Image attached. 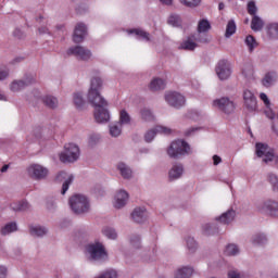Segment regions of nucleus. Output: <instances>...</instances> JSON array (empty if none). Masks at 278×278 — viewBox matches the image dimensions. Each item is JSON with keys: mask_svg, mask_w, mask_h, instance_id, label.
<instances>
[{"mask_svg": "<svg viewBox=\"0 0 278 278\" xmlns=\"http://www.w3.org/2000/svg\"><path fill=\"white\" fill-rule=\"evenodd\" d=\"M128 34H135L136 36H139L140 38H142L143 40H147L149 42V40H151V38L149 37V33L142 30V29H130L128 30Z\"/></svg>", "mask_w": 278, "mask_h": 278, "instance_id": "obj_43", "label": "nucleus"}, {"mask_svg": "<svg viewBox=\"0 0 278 278\" xmlns=\"http://www.w3.org/2000/svg\"><path fill=\"white\" fill-rule=\"evenodd\" d=\"M182 5H186L187 8H197L199 3H201V0H179Z\"/></svg>", "mask_w": 278, "mask_h": 278, "instance_id": "obj_51", "label": "nucleus"}, {"mask_svg": "<svg viewBox=\"0 0 278 278\" xmlns=\"http://www.w3.org/2000/svg\"><path fill=\"white\" fill-rule=\"evenodd\" d=\"M213 108L223 112V114H233L236 112V103L228 97H223L213 101Z\"/></svg>", "mask_w": 278, "mask_h": 278, "instance_id": "obj_7", "label": "nucleus"}, {"mask_svg": "<svg viewBox=\"0 0 278 278\" xmlns=\"http://www.w3.org/2000/svg\"><path fill=\"white\" fill-rule=\"evenodd\" d=\"M164 88H166V80H164L162 78H154L151 80V83L149 85V89L152 92H157L159 90H164Z\"/></svg>", "mask_w": 278, "mask_h": 278, "instance_id": "obj_25", "label": "nucleus"}, {"mask_svg": "<svg viewBox=\"0 0 278 278\" xmlns=\"http://www.w3.org/2000/svg\"><path fill=\"white\" fill-rule=\"evenodd\" d=\"M39 34H51V31H49V28L47 26H41L38 29Z\"/></svg>", "mask_w": 278, "mask_h": 278, "instance_id": "obj_63", "label": "nucleus"}, {"mask_svg": "<svg viewBox=\"0 0 278 278\" xmlns=\"http://www.w3.org/2000/svg\"><path fill=\"white\" fill-rule=\"evenodd\" d=\"M277 81V73L268 72L262 79V84L265 88H270Z\"/></svg>", "mask_w": 278, "mask_h": 278, "instance_id": "obj_27", "label": "nucleus"}, {"mask_svg": "<svg viewBox=\"0 0 278 278\" xmlns=\"http://www.w3.org/2000/svg\"><path fill=\"white\" fill-rule=\"evenodd\" d=\"M42 103L46 105V108H49L50 110H55V108H58L59 105L58 98L53 96H45L42 98Z\"/></svg>", "mask_w": 278, "mask_h": 278, "instance_id": "obj_31", "label": "nucleus"}, {"mask_svg": "<svg viewBox=\"0 0 278 278\" xmlns=\"http://www.w3.org/2000/svg\"><path fill=\"white\" fill-rule=\"evenodd\" d=\"M195 131H199V128H197V127H191V128H189V129H187V130L185 131V136H186L187 138H190V136H193Z\"/></svg>", "mask_w": 278, "mask_h": 278, "instance_id": "obj_57", "label": "nucleus"}, {"mask_svg": "<svg viewBox=\"0 0 278 278\" xmlns=\"http://www.w3.org/2000/svg\"><path fill=\"white\" fill-rule=\"evenodd\" d=\"M238 253H240V249L238 248V245L230 243L226 247V250H225L226 255L233 256V255H238Z\"/></svg>", "mask_w": 278, "mask_h": 278, "instance_id": "obj_45", "label": "nucleus"}, {"mask_svg": "<svg viewBox=\"0 0 278 278\" xmlns=\"http://www.w3.org/2000/svg\"><path fill=\"white\" fill-rule=\"evenodd\" d=\"M79 147L75 143H67L64 147V151L60 154V161L63 164L77 162L79 160Z\"/></svg>", "mask_w": 278, "mask_h": 278, "instance_id": "obj_6", "label": "nucleus"}, {"mask_svg": "<svg viewBox=\"0 0 278 278\" xmlns=\"http://www.w3.org/2000/svg\"><path fill=\"white\" fill-rule=\"evenodd\" d=\"M256 155L257 157H265L263 159V162L265 164H268V162H273V151L269 150L268 144L264 143H256Z\"/></svg>", "mask_w": 278, "mask_h": 278, "instance_id": "obj_16", "label": "nucleus"}, {"mask_svg": "<svg viewBox=\"0 0 278 278\" xmlns=\"http://www.w3.org/2000/svg\"><path fill=\"white\" fill-rule=\"evenodd\" d=\"M167 23L173 27H179L181 25V18L178 15H170Z\"/></svg>", "mask_w": 278, "mask_h": 278, "instance_id": "obj_48", "label": "nucleus"}, {"mask_svg": "<svg viewBox=\"0 0 278 278\" xmlns=\"http://www.w3.org/2000/svg\"><path fill=\"white\" fill-rule=\"evenodd\" d=\"M130 244L134 247V249H140V236L132 235L130 237Z\"/></svg>", "mask_w": 278, "mask_h": 278, "instance_id": "obj_53", "label": "nucleus"}, {"mask_svg": "<svg viewBox=\"0 0 278 278\" xmlns=\"http://www.w3.org/2000/svg\"><path fill=\"white\" fill-rule=\"evenodd\" d=\"M117 170H119V174L122 175L123 179H131V167H129L127 164L119 162L117 164Z\"/></svg>", "mask_w": 278, "mask_h": 278, "instance_id": "obj_26", "label": "nucleus"}, {"mask_svg": "<svg viewBox=\"0 0 278 278\" xmlns=\"http://www.w3.org/2000/svg\"><path fill=\"white\" fill-rule=\"evenodd\" d=\"M265 115L267 118L273 121L271 129H274L275 134H277L278 136V114L277 116H275V113L273 112V110L267 109L265 110Z\"/></svg>", "mask_w": 278, "mask_h": 278, "instance_id": "obj_32", "label": "nucleus"}, {"mask_svg": "<svg viewBox=\"0 0 278 278\" xmlns=\"http://www.w3.org/2000/svg\"><path fill=\"white\" fill-rule=\"evenodd\" d=\"M267 36L274 39L278 38V23H271L267 25Z\"/></svg>", "mask_w": 278, "mask_h": 278, "instance_id": "obj_38", "label": "nucleus"}, {"mask_svg": "<svg viewBox=\"0 0 278 278\" xmlns=\"http://www.w3.org/2000/svg\"><path fill=\"white\" fill-rule=\"evenodd\" d=\"M192 273H194L192 267H182L176 271L175 278H191Z\"/></svg>", "mask_w": 278, "mask_h": 278, "instance_id": "obj_33", "label": "nucleus"}, {"mask_svg": "<svg viewBox=\"0 0 278 278\" xmlns=\"http://www.w3.org/2000/svg\"><path fill=\"white\" fill-rule=\"evenodd\" d=\"M13 36L15 38H23V30L16 28L14 31H13Z\"/></svg>", "mask_w": 278, "mask_h": 278, "instance_id": "obj_61", "label": "nucleus"}, {"mask_svg": "<svg viewBox=\"0 0 278 278\" xmlns=\"http://www.w3.org/2000/svg\"><path fill=\"white\" fill-rule=\"evenodd\" d=\"M141 118L143 121H153V113L149 109H142L141 110Z\"/></svg>", "mask_w": 278, "mask_h": 278, "instance_id": "obj_50", "label": "nucleus"}, {"mask_svg": "<svg viewBox=\"0 0 278 278\" xmlns=\"http://www.w3.org/2000/svg\"><path fill=\"white\" fill-rule=\"evenodd\" d=\"M235 219L236 211H233V208L228 210L227 212L215 218V220H217V223H220L222 225H230V223H233Z\"/></svg>", "mask_w": 278, "mask_h": 278, "instance_id": "obj_19", "label": "nucleus"}, {"mask_svg": "<svg viewBox=\"0 0 278 278\" xmlns=\"http://www.w3.org/2000/svg\"><path fill=\"white\" fill-rule=\"evenodd\" d=\"M86 253L89 262H106L108 260V251L101 242L87 244Z\"/></svg>", "mask_w": 278, "mask_h": 278, "instance_id": "obj_2", "label": "nucleus"}, {"mask_svg": "<svg viewBox=\"0 0 278 278\" xmlns=\"http://www.w3.org/2000/svg\"><path fill=\"white\" fill-rule=\"evenodd\" d=\"M48 231L49 230L45 226H29V233L34 238H42L47 236Z\"/></svg>", "mask_w": 278, "mask_h": 278, "instance_id": "obj_24", "label": "nucleus"}, {"mask_svg": "<svg viewBox=\"0 0 278 278\" xmlns=\"http://www.w3.org/2000/svg\"><path fill=\"white\" fill-rule=\"evenodd\" d=\"M74 105L77 110H81V108L86 105V101H84V96H81V93H74Z\"/></svg>", "mask_w": 278, "mask_h": 278, "instance_id": "obj_42", "label": "nucleus"}, {"mask_svg": "<svg viewBox=\"0 0 278 278\" xmlns=\"http://www.w3.org/2000/svg\"><path fill=\"white\" fill-rule=\"evenodd\" d=\"M236 34V22L233 20H230L226 26V38H231Z\"/></svg>", "mask_w": 278, "mask_h": 278, "instance_id": "obj_44", "label": "nucleus"}, {"mask_svg": "<svg viewBox=\"0 0 278 278\" xmlns=\"http://www.w3.org/2000/svg\"><path fill=\"white\" fill-rule=\"evenodd\" d=\"M170 131H172L170 128H167L164 126H156L154 129H151L148 132H146L144 140L146 142H152L156 134H164L165 136H168Z\"/></svg>", "mask_w": 278, "mask_h": 278, "instance_id": "obj_18", "label": "nucleus"}, {"mask_svg": "<svg viewBox=\"0 0 278 278\" xmlns=\"http://www.w3.org/2000/svg\"><path fill=\"white\" fill-rule=\"evenodd\" d=\"M181 175H184V164H174L168 172L169 181H175L176 179H179Z\"/></svg>", "mask_w": 278, "mask_h": 278, "instance_id": "obj_21", "label": "nucleus"}, {"mask_svg": "<svg viewBox=\"0 0 278 278\" xmlns=\"http://www.w3.org/2000/svg\"><path fill=\"white\" fill-rule=\"evenodd\" d=\"M266 242H268L266 235L256 233L252 237V244H255L257 247H262V244H266Z\"/></svg>", "mask_w": 278, "mask_h": 278, "instance_id": "obj_36", "label": "nucleus"}, {"mask_svg": "<svg viewBox=\"0 0 278 278\" xmlns=\"http://www.w3.org/2000/svg\"><path fill=\"white\" fill-rule=\"evenodd\" d=\"M10 77V70L0 68V81H5Z\"/></svg>", "mask_w": 278, "mask_h": 278, "instance_id": "obj_54", "label": "nucleus"}, {"mask_svg": "<svg viewBox=\"0 0 278 278\" xmlns=\"http://www.w3.org/2000/svg\"><path fill=\"white\" fill-rule=\"evenodd\" d=\"M248 13L251 15V16H257V5H255V2L254 1H251L248 3Z\"/></svg>", "mask_w": 278, "mask_h": 278, "instance_id": "obj_52", "label": "nucleus"}, {"mask_svg": "<svg viewBox=\"0 0 278 278\" xmlns=\"http://www.w3.org/2000/svg\"><path fill=\"white\" fill-rule=\"evenodd\" d=\"M261 212H265L268 216L273 218H278V201L277 200H266L263 205L258 207Z\"/></svg>", "mask_w": 278, "mask_h": 278, "instance_id": "obj_12", "label": "nucleus"}, {"mask_svg": "<svg viewBox=\"0 0 278 278\" xmlns=\"http://www.w3.org/2000/svg\"><path fill=\"white\" fill-rule=\"evenodd\" d=\"M29 207L30 205L27 201L13 202L11 204V210H13V212H27Z\"/></svg>", "mask_w": 278, "mask_h": 278, "instance_id": "obj_28", "label": "nucleus"}, {"mask_svg": "<svg viewBox=\"0 0 278 278\" xmlns=\"http://www.w3.org/2000/svg\"><path fill=\"white\" fill-rule=\"evenodd\" d=\"M220 162H223V159H220V156L218 155H213V164L214 166H218V164H220Z\"/></svg>", "mask_w": 278, "mask_h": 278, "instance_id": "obj_60", "label": "nucleus"}, {"mask_svg": "<svg viewBox=\"0 0 278 278\" xmlns=\"http://www.w3.org/2000/svg\"><path fill=\"white\" fill-rule=\"evenodd\" d=\"M0 278H8V267L0 265Z\"/></svg>", "mask_w": 278, "mask_h": 278, "instance_id": "obj_56", "label": "nucleus"}, {"mask_svg": "<svg viewBox=\"0 0 278 278\" xmlns=\"http://www.w3.org/2000/svg\"><path fill=\"white\" fill-rule=\"evenodd\" d=\"M129 200V193L125 190H119L115 195V207L116 210L123 208L127 205V201Z\"/></svg>", "mask_w": 278, "mask_h": 278, "instance_id": "obj_20", "label": "nucleus"}, {"mask_svg": "<svg viewBox=\"0 0 278 278\" xmlns=\"http://www.w3.org/2000/svg\"><path fill=\"white\" fill-rule=\"evenodd\" d=\"M73 179H75V177L66 172H60L56 175V181L63 184L61 194H66L71 184H73Z\"/></svg>", "mask_w": 278, "mask_h": 278, "instance_id": "obj_14", "label": "nucleus"}, {"mask_svg": "<svg viewBox=\"0 0 278 278\" xmlns=\"http://www.w3.org/2000/svg\"><path fill=\"white\" fill-rule=\"evenodd\" d=\"M244 106L248 112H255L257 110V98L251 90L243 91Z\"/></svg>", "mask_w": 278, "mask_h": 278, "instance_id": "obj_15", "label": "nucleus"}, {"mask_svg": "<svg viewBox=\"0 0 278 278\" xmlns=\"http://www.w3.org/2000/svg\"><path fill=\"white\" fill-rule=\"evenodd\" d=\"M100 138L98 135H91L89 138V144H91V147H93V144H97V142H99Z\"/></svg>", "mask_w": 278, "mask_h": 278, "instance_id": "obj_58", "label": "nucleus"}, {"mask_svg": "<svg viewBox=\"0 0 278 278\" xmlns=\"http://www.w3.org/2000/svg\"><path fill=\"white\" fill-rule=\"evenodd\" d=\"M90 105L94 108L93 116L97 123H109L110 122V111L108 110V100H92L89 101Z\"/></svg>", "mask_w": 278, "mask_h": 278, "instance_id": "obj_3", "label": "nucleus"}, {"mask_svg": "<svg viewBox=\"0 0 278 278\" xmlns=\"http://www.w3.org/2000/svg\"><path fill=\"white\" fill-rule=\"evenodd\" d=\"M197 47H199V43L194 42L192 35H190L180 43L179 49L184 51H194Z\"/></svg>", "mask_w": 278, "mask_h": 278, "instance_id": "obj_23", "label": "nucleus"}, {"mask_svg": "<svg viewBox=\"0 0 278 278\" xmlns=\"http://www.w3.org/2000/svg\"><path fill=\"white\" fill-rule=\"evenodd\" d=\"M202 233L204 236H214L215 233H218V226L216 224H204L202 226Z\"/></svg>", "mask_w": 278, "mask_h": 278, "instance_id": "obj_30", "label": "nucleus"}, {"mask_svg": "<svg viewBox=\"0 0 278 278\" xmlns=\"http://www.w3.org/2000/svg\"><path fill=\"white\" fill-rule=\"evenodd\" d=\"M122 124H113L110 126V135L113 138H118V136L122 134L123 129L121 128Z\"/></svg>", "mask_w": 278, "mask_h": 278, "instance_id": "obj_46", "label": "nucleus"}, {"mask_svg": "<svg viewBox=\"0 0 278 278\" xmlns=\"http://www.w3.org/2000/svg\"><path fill=\"white\" fill-rule=\"evenodd\" d=\"M228 278H242V274L238 269H231L228 271Z\"/></svg>", "mask_w": 278, "mask_h": 278, "instance_id": "obj_55", "label": "nucleus"}, {"mask_svg": "<svg viewBox=\"0 0 278 278\" xmlns=\"http://www.w3.org/2000/svg\"><path fill=\"white\" fill-rule=\"evenodd\" d=\"M191 37H193V40L197 45H207V42H210L207 35L204 33L198 31V33L191 35Z\"/></svg>", "mask_w": 278, "mask_h": 278, "instance_id": "obj_34", "label": "nucleus"}, {"mask_svg": "<svg viewBox=\"0 0 278 278\" xmlns=\"http://www.w3.org/2000/svg\"><path fill=\"white\" fill-rule=\"evenodd\" d=\"M267 180L270 184L274 192H278V176L276 174H268L267 175Z\"/></svg>", "mask_w": 278, "mask_h": 278, "instance_id": "obj_41", "label": "nucleus"}, {"mask_svg": "<svg viewBox=\"0 0 278 278\" xmlns=\"http://www.w3.org/2000/svg\"><path fill=\"white\" fill-rule=\"evenodd\" d=\"M156 257H157V251L154 249L152 251L151 257L148 258V262H155Z\"/></svg>", "mask_w": 278, "mask_h": 278, "instance_id": "obj_62", "label": "nucleus"}, {"mask_svg": "<svg viewBox=\"0 0 278 278\" xmlns=\"http://www.w3.org/2000/svg\"><path fill=\"white\" fill-rule=\"evenodd\" d=\"M260 99L265 103L267 108L270 105V100H268V96H266V93H261Z\"/></svg>", "mask_w": 278, "mask_h": 278, "instance_id": "obj_59", "label": "nucleus"}, {"mask_svg": "<svg viewBox=\"0 0 278 278\" xmlns=\"http://www.w3.org/2000/svg\"><path fill=\"white\" fill-rule=\"evenodd\" d=\"M131 218L135 223H144L147 220V208L136 207L131 213Z\"/></svg>", "mask_w": 278, "mask_h": 278, "instance_id": "obj_22", "label": "nucleus"}, {"mask_svg": "<svg viewBox=\"0 0 278 278\" xmlns=\"http://www.w3.org/2000/svg\"><path fill=\"white\" fill-rule=\"evenodd\" d=\"M245 43L249 47L250 51H253V49L257 47V41H255V37L251 35L245 38Z\"/></svg>", "mask_w": 278, "mask_h": 278, "instance_id": "obj_49", "label": "nucleus"}, {"mask_svg": "<svg viewBox=\"0 0 278 278\" xmlns=\"http://www.w3.org/2000/svg\"><path fill=\"white\" fill-rule=\"evenodd\" d=\"M101 90H103V79L99 76L92 77L90 80V88L87 94V101L90 102L105 99L103 98V96H101Z\"/></svg>", "mask_w": 278, "mask_h": 278, "instance_id": "obj_5", "label": "nucleus"}, {"mask_svg": "<svg viewBox=\"0 0 278 278\" xmlns=\"http://www.w3.org/2000/svg\"><path fill=\"white\" fill-rule=\"evenodd\" d=\"M165 101L168 103V105L176 108L177 110L186 105V98L178 92H167L165 94Z\"/></svg>", "mask_w": 278, "mask_h": 278, "instance_id": "obj_11", "label": "nucleus"}, {"mask_svg": "<svg viewBox=\"0 0 278 278\" xmlns=\"http://www.w3.org/2000/svg\"><path fill=\"white\" fill-rule=\"evenodd\" d=\"M70 207L74 214H86L90 212V201L86 195L76 193L70 198Z\"/></svg>", "mask_w": 278, "mask_h": 278, "instance_id": "obj_4", "label": "nucleus"}, {"mask_svg": "<svg viewBox=\"0 0 278 278\" xmlns=\"http://www.w3.org/2000/svg\"><path fill=\"white\" fill-rule=\"evenodd\" d=\"M102 233L103 236H105V238H109V240H116V238H118V233L116 232V229L112 227L103 228Z\"/></svg>", "mask_w": 278, "mask_h": 278, "instance_id": "obj_37", "label": "nucleus"}, {"mask_svg": "<svg viewBox=\"0 0 278 278\" xmlns=\"http://www.w3.org/2000/svg\"><path fill=\"white\" fill-rule=\"evenodd\" d=\"M16 229H18V227L16 226V223L12 222V223L7 224L1 229V233H2V236H8V233H12V232L16 231Z\"/></svg>", "mask_w": 278, "mask_h": 278, "instance_id": "obj_39", "label": "nucleus"}, {"mask_svg": "<svg viewBox=\"0 0 278 278\" xmlns=\"http://www.w3.org/2000/svg\"><path fill=\"white\" fill-rule=\"evenodd\" d=\"M67 55H74L77 60H81L83 62H88L90 58H92V52L84 48L81 46H75L67 50Z\"/></svg>", "mask_w": 278, "mask_h": 278, "instance_id": "obj_8", "label": "nucleus"}, {"mask_svg": "<svg viewBox=\"0 0 278 278\" xmlns=\"http://www.w3.org/2000/svg\"><path fill=\"white\" fill-rule=\"evenodd\" d=\"M31 84H36V78L31 75L25 76V79L13 80L10 85V90L12 92H21V90H25L27 86H31Z\"/></svg>", "mask_w": 278, "mask_h": 278, "instance_id": "obj_10", "label": "nucleus"}, {"mask_svg": "<svg viewBox=\"0 0 278 278\" xmlns=\"http://www.w3.org/2000/svg\"><path fill=\"white\" fill-rule=\"evenodd\" d=\"M251 29L253 31H262L264 29V20L257 15L252 17Z\"/></svg>", "mask_w": 278, "mask_h": 278, "instance_id": "obj_29", "label": "nucleus"}, {"mask_svg": "<svg viewBox=\"0 0 278 278\" xmlns=\"http://www.w3.org/2000/svg\"><path fill=\"white\" fill-rule=\"evenodd\" d=\"M215 73L220 81H225L231 77V65L227 60H220L215 67Z\"/></svg>", "mask_w": 278, "mask_h": 278, "instance_id": "obj_9", "label": "nucleus"}, {"mask_svg": "<svg viewBox=\"0 0 278 278\" xmlns=\"http://www.w3.org/2000/svg\"><path fill=\"white\" fill-rule=\"evenodd\" d=\"M212 29V25H210V22L207 20H202L198 24V31L205 34V31H210Z\"/></svg>", "mask_w": 278, "mask_h": 278, "instance_id": "obj_47", "label": "nucleus"}, {"mask_svg": "<svg viewBox=\"0 0 278 278\" xmlns=\"http://www.w3.org/2000/svg\"><path fill=\"white\" fill-rule=\"evenodd\" d=\"M28 175L33 179L37 180L47 179V175H49V169L38 164L30 165L28 167Z\"/></svg>", "mask_w": 278, "mask_h": 278, "instance_id": "obj_13", "label": "nucleus"}, {"mask_svg": "<svg viewBox=\"0 0 278 278\" xmlns=\"http://www.w3.org/2000/svg\"><path fill=\"white\" fill-rule=\"evenodd\" d=\"M191 153L192 148H190V143L181 139L173 141L167 148V155L172 160H179V157H186V155H191Z\"/></svg>", "mask_w": 278, "mask_h": 278, "instance_id": "obj_1", "label": "nucleus"}, {"mask_svg": "<svg viewBox=\"0 0 278 278\" xmlns=\"http://www.w3.org/2000/svg\"><path fill=\"white\" fill-rule=\"evenodd\" d=\"M186 244L189 253H197V249H199V243L192 237L186 238Z\"/></svg>", "mask_w": 278, "mask_h": 278, "instance_id": "obj_35", "label": "nucleus"}, {"mask_svg": "<svg viewBox=\"0 0 278 278\" xmlns=\"http://www.w3.org/2000/svg\"><path fill=\"white\" fill-rule=\"evenodd\" d=\"M88 34V28L86 27V24L78 23L75 27L73 40L76 43L84 42V38H86V35Z\"/></svg>", "mask_w": 278, "mask_h": 278, "instance_id": "obj_17", "label": "nucleus"}, {"mask_svg": "<svg viewBox=\"0 0 278 278\" xmlns=\"http://www.w3.org/2000/svg\"><path fill=\"white\" fill-rule=\"evenodd\" d=\"M35 138L39 139L42 138V130L40 128H37L35 131Z\"/></svg>", "mask_w": 278, "mask_h": 278, "instance_id": "obj_64", "label": "nucleus"}, {"mask_svg": "<svg viewBox=\"0 0 278 278\" xmlns=\"http://www.w3.org/2000/svg\"><path fill=\"white\" fill-rule=\"evenodd\" d=\"M129 123H131V116H129V113H127V111L122 110L119 112V125H129Z\"/></svg>", "mask_w": 278, "mask_h": 278, "instance_id": "obj_40", "label": "nucleus"}]
</instances>
